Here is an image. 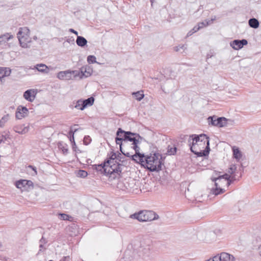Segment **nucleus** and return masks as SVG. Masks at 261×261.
Here are the masks:
<instances>
[{"mask_svg": "<svg viewBox=\"0 0 261 261\" xmlns=\"http://www.w3.org/2000/svg\"><path fill=\"white\" fill-rule=\"evenodd\" d=\"M132 159L144 168L151 172L161 171L164 163V160L159 153H150L145 155L139 152L134 154Z\"/></svg>", "mask_w": 261, "mask_h": 261, "instance_id": "obj_1", "label": "nucleus"}, {"mask_svg": "<svg viewBox=\"0 0 261 261\" xmlns=\"http://www.w3.org/2000/svg\"><path fill=\"white\" fill-rule=\"evenodd\" d=\"M123 155L118 151H111L109 154L107 160L105 162V173L110 178L115 179L120 177L122 169L118 162L124 163Z\"/></svg>", "mask_w": 261, "mask_h": 261, "instance_id": "obj_2", "label": "nucleus"}, {"mask_svg": "<svg viewBox=\"0 0 261 261\" xmlns=\"http://www.w3.org/2000/svg\"><path fill=\"white\" fill-rule=\"evenodd\" d=\"M124 136V139L122 143V138H116V143L120 145V149L122 153L124 155L132 157L134 155V151L135 154H138L140 150L138 146L140 142L138 137L129 132H125Z\"/></svg>", "mask_w": 261, "mask_h": 261, "instance_id": "obj_3", "label": "nucleus"}, {"mask_svg": "<svg viewBox=\"0 0 261 261\" xmlns=\"http://www.w3.org/2000/svg\"><path fill=\"white\" fill-rule=\"evenodd\" d=\"M189 142L191 151L198 156H206L209 153V140L205 135H192Z\"/></svg>", "mask_w": 261, "mask_h": 261, "instance_id": "obj_4", "label": "nucleus"}, {"mask_svg": "<svg viewBox=\"0 0 261 261\" xmlns=\"http://www.w3.org/2000/svg\"><path fill=\"white\" fill-rule=\"evenodd\" d=\"M19 44L23 48L30 47L35 38L32 36L30 30L27 27L20 28L17 34Z\"/></svg>", "mask_w": 261, "mask_h": 261, "instance_id": "obj_5", "label": "nucleus"}, {"mask_svg": "<svg viewBox=\"0 0 261 261\" xmlns=\"http://www.w3.org/2000/svg\"><path fill=\"white\" fill-rule=\"evenodd\" d=\"M230 175L225 174L220 176L216 179L215 186L216 189L214 191L215 195H218L224 193L225 191V188H228L230 185Z\"/></svg>", "mask_w": 261, "mask_h": 261, "instance_id": "obj_6", "label": "nucleus"}, {"mask_svg": "<svg viewBox=\"0 0 261 261\" xmlns=\"http://www.w3.org/2000/svg\"><path fill=\"white\" fill-rule=\"evenodd\" d=\"M129 217L141 222L151 221L159 218L156 213H134Z\"/></svg>", "mask_w": 261, "mask_h": 261, "instance_id": "obj_7", "label": "nucleus"}, {"mask_svg": "<svg viewBox=\"0 0 261 261\" xmlns=\"http://www.w3.org/2000/svg\"><path fill=\"white\" fill-rule=\"evenodd\" d=\"M15 186L22 191H28L33 187V183L31 180L20 179L15 182Z\"/></svg>", "mask_w": 261, "mask_h": 261, "instance_id": "obj_8", "label": "nucleus"}, {"mask_svg": "<svg viewBox=\"0 0 261 261\" xmlns=\"http://www.w3.org/2000/svg\"><path fill=\"white\" fill-rule=\"evenodd\" d=\"M182 217L187 222H196L202 218L199 213H183Z\"/></svg>", "mask_w": 261, "mask_h": 261, "instance_id": "obj_9", "label": "nucleus"}, {"mask_svg": "<svg viewBox=\"0 0 261 261\" xmlns=\"http://www.w3.org/2000/svg\"><path fill=\"white\" fill-rule=\"evenodd\" d=\"M208 119V120H211L212 125L219 127H223L227 124V119L224 117L214 119V117H210Z\"/></svg>", "mask_w": 261, "mask_h": 261, "instance_id": "obj_10", "label": "nucleus"}, {"mask_svg": "<svg viewBox=\"0 0 261 261\" xmlns=\"http://www.w3.org/2000/svg\"><path fill=\"white\" fill-rule=\"evenodd\" d=\"M73 71H60L57 74V77L60 80H70L72 79V75L74 74Z\"/></svg>", "mask_w": 261, "mask_h": 261, "instance_id": "obj_11", "label": "nucleus"}, {"mask_svg": "<svg viewBox=\"0 0 261 261\" xmlns=\"http://www.w3.org/2000/svg\"><path fill=\"white\" fill-rule=\"evenodd\" d=\"M28 113V109L26 107L19 106L17 107L16 111V117L18 119H21L26 116Z\"/></svg>", "mask_w": 261, "mask_h": 261, "instance_id": "obj_12", "label": "nucleus"}, {"mask_svg": "<svg viewBox=\"0 0 261 261\" xmlns=\"http://www.w3.org/2000/svg\"><path fill=\"white\" fill-rule=\"evenodd\" d=\"M36 93V90L34 89L28 90L24 93L23 97L26 100L32 102L34 100Z\"/></svg>", "mask_w": 261, "mask_h": 261, "instance_id": "obj_13", "label": "nucleus"}, {"mask_svg": "<svg viewBox=\"0 0 261 261\" xmlns=\"http://www.w3.org/2000/svg\"><path fill=\"white\" fill-rule=\"evenodd\" d=\"M218 261H234L235 258L232 255L226 252H222L218 254Z\"/></svg>", "mask_w": 261, "mask_h": 261, "instance_id": "obj_14", "label": "nucleus"}, {"mask_svg": "<svg viewBox=\"0 0 261 261\" xmlns=\"http://www.w3.org/2000/svg\"><path fill=\"white\" fill-rule=\"evenodd\" d=\"M247 44V41L246 40L243 39L242 40H234L232 43L231 44V46L232 48L235 49H239L243 47L244 45H246Z\"/></svg>", "mask_w": 261, "mask_h": 261, "instance_id": "obj_15", "label": "nucleus"}, {"mask_svg": "<svg viewBox=\"0 0 261 261\" xmlns=\"http://www.w3.org/2000/svg\"><path fill=\"white\" fill-rule=\"evenodd\" d=\"M11 73V70L8 67H0V79L2 82L3 78L8 76Z\"/></svg>", "mask_w": 261, "mask_h": 261, "instance_id": "obj_16", "label": "nucleus"}, {"mask_svg": "<svg viewBox=\"0 0 261 261\" xmlns=\"http://www.w3.org/2000/svg\"><path fill=\"white\" fill-rule=\"evenodd\" d=\"M93 71L92 68L89 66H85L81 68L82 75L85 77L91 75Z\"/></svg>", "mask_w": 261, "mask_h": 261, "instance_id": "obj_17", "label": "nucleus"}, {"mask_svg": "<svg viewBox=\"0 0 261 261\" xmlns=\"http://www.w3.org/2000/svg\"><path fill=\"white\" fill-rule=\"evenodd\" d=\"M35 68L38 71L42 73H47L48 72L49 70L48 67L44 64H37L35 66Z\"/></svg>", "mask_w": 261, "mask_h": 261, "instance_id": "obj_18", "label": "nucleus"}, {"mask_svg": "<svg viewBox=\"0 0 261 261\" xmlns=\"http://www.w3.org/2000/svg\"><path fill=\"white\" fill-rule=\"evenodd\" d=\"M59 218L64 220H68L69 221H73L74 218L71 216L67 215L66 213H59Z\"/></svg>", "mask_w": 261, "mask_h": 261, "instance_id": "obj_19", "label": "nucleus"}, {"mask_svg": "<svg viewBox=\"0 0 261 261\" xmlns=\"http://www.w3.org/2000/svg\"><path fill=\"white\" fill-rule=\"evenodd\" d=\"M139 253V255L141 256L143 259H146L149 256V250L148 248L142 249Z\"/></svg>", "mask_w": 261, "mask_h": 261, "instance_id": "obj_20", "label": "nucleus"}, {"mask_svg": "<svg viewBox=\"0 0 261 261\" xmlns=\"http://www.w3.org/2000/svg\"><path fill=\"white\" fill-rule=\"evenodd\" d=\"M209 24V21L205 20V21L200 22L197 26H195L193 28V30L195 32L198 31L200 29L207 26Z\"/></svg>", "mask_w": 261, "mask_h": 261, "instance_id": "obj_21", "label": "nucleus"}, {"mask_svg": "<svg viewBox=\"0 0 261 261\" xmlns=\"http://www.w3.org/2000/svg\"><path fill=\"white\" fill-rule=\"evenodd\" d=\"M76 44L80 46H84L87 43V40L81 36H77L76 40Z\"/></svg>", "mask_w": 261, "mask_h": 261, "instance_id": "obj_22", "label": "nucleus"}, {"mask_svg": "<svg viewBox=\"0 0 261 261\" xmlns=\"http://www.w3.org/2000/svg\"><path fill=\"white\" fill-rule=\"evenodd\" d=\"M83 102L84 106L83 107H85V108H86L93 105L94 102V98L93 97H90L88 99L83 100Z\"/></svg>", "mask_w": 261, "mask_h": 261, "instance_id": "obj_23", "label": "nucleus"}, {"mask_svg": "<svg viewBox=\"0 0 261 261\" xmlns=\"http://www.w3.org/2000/svg\"><path fill=\"white\" fill-rule=\"evenodd\" d=\"M249 25L253 28H257L259 26V22L255 18H251L249 20Z\"/></svg>", "mask_w": 261, "mask_h": 261, "instance_id": "obj_24", "label": "nucleus"}, {"mask_svg": "<svg viewBox=\"0 0 261 261\" xmlns=\"http://www.w3.org/2000/svg\"><path fill=\"white\" fill-rule=\"evenodd\" d=\"M133 95L134 96L135 99L139 101L142 99L144 96L143 91L134 92L133 93Z\"/></svg>", "mask_w": 261, "mask_h": 261, "instance_id": "obj_25", "label": "nucleus"}, {"mask_svg": "<svg viewBox=\"0 0 261 261\" xmlns=\"http://www.w3.org/2000/svg\"><path fill=\"white\" fill-rule=\"evenodd\" d=\"M233 154L236 159H239L241 158L242 154L238 148L233 147Z\"/></svg>", "mask_w": 261, "mask_h": 261, "instance_id": "obj_26", "label": "nucleus"}, {"mask_svg": "<svg viewBox=\"0 0 261 261\" xmlns=\"http://www.w3.org/2000/svg\"><path fill=\"white\" fill-rule=\"evenodd\" d=\"M76 175L78 177L85 178L87 176L88 173L83 170H79L76 172Z\"/></svg>", "mask_w": 261, "mask_h": 261, "instance_id": "obj_27", "label": "nucleus"}, {"mask_svg": "<svg viewBox=\"0 0 261 261\" xmlns=\"http://www.w3.org/2000/svg\"><path fill=\"white\" fill-rule=\"evenodd\" d=\"M83 103V100H78L76 102L74 107L78 110H83L84 109H85V107H83L84 106Z\"/></svg>", "mask_w": 261, "mask_h": 261, "instance_id": "obj_28", "label": "nucleus"}, {"mask_svg": "<svg viewBox=\"0 0 261 261\" xmlns=\"http://www.w3.org/2000/svg\"><path fill=\"white\" fill-rule=\"evenodd\" d=\"M92 168L97 171L102 172L103 170L105 172V163L102 165H94L92 166Z\"/></svg>", "mask_w": 261, "mask_h": 261, "instance_id": "obj_29", "label": "nucleus"}, {"mask_svg": "<svg viewBox=\"0 0 261 261\" xmlns=\"http://www.w3.org/2000/svg\"><path fill=\"white\" fill-rule=\"evenodd\" d=\"M126 132L122 130L121 128H119L117 132V138H122V143H123V140L124 139V135L125 134Z\"/></svg>", "mask_w": 261, "mask_h": 261, "instance_id": "obj_30", "label": "nucleus"}, {"mask_svg": "<svg viewBox=\"0 0 261 261\" xmlns=\"http://www.w3.org/2000/svg\"><path fill=\"white\" fill-rule=\"evenodd\" d=\"M176 152V148L174 146L169 147L167 150V154L168 155H174Z\"/></svg>", "mask_w": 261, "mask_h": 261, "instance_id": "obj_31", "label": "nucleus"}, {"mask_svg": "<svg viewBox=\"0 0 261 261\" xmlns=\"http://www.w3.org/2000/svg\"><path fill=\"white\" fill-rule=\"evenodd\" d=\"M87 61L89 63H94L96 62V58L94 56H89L87 58Z\"/></svg>", "mask_w": 261, "mask_h": 261, "instance_id": "obj_32", "label": "nucleus"}, {"mask_svg": "<svg viewBox=\"0 0 261 261\" xmlns=\"http://www.w3.org/2000/svg\"><path fill=\"white\" fill-rule=\"evenodd\" d=\"M9 115H7L5 117H3L1 120L0 121V124L7 121L9 118Z\"/></svg>", "mask_w": 261, "mask_h": 261, "instance_id": "obj_33", "label": "nucleus"}, {"mask_svg": "<svg viewBox=\"0 0 261 261\" xmlns=\"http://www.w3.org/2000/svg\"><path fill=\"white\" fill-rule=\"evenodd\" d=\"M218 255H216L214 257H213V258H211L205 261H218Z\"/></svg>", "mask_w": 261, "mask_h": 261, "instance_id": "obj_34", "label": "nucleus"}, {"mask_svg": "<svg viewBox=\"0 0 261 261\" xmlns=\"http://www.w3.org/2000/svg\"><path fill=\"white\" fill-rule=\"evenodd\" d=\"M28 168H31L32 169V170L34 171V173L35 175H37V170H36V169L35 167H33L31 165H30L28 166Z\"/></svg>", "mask_w": 261, "mask_h": 261, "instance_id": "obj_35", "label": "nucleus"}, {"mask_svg": "<svg viewBox=\"0 0 261 261\" xmlns=\"http://www.w3.org/2000/svg\"><path fill=\"white\" fill-rule=\"evenodd\" d=\"M69 31H70V32H72V33H74V34H75L76 35H78V33H77L76 31L74 30H73V29H70L69 30Z\"/></svg>", "mask_w": 261, "mask_h": 261, "instance_id": "obj_36", "label": "nucleus"}, {"mask_svg": "<svg viewBox=\"0 0 261 261\" xmlns=\"http://www.w3.org/2000/svg\"><path fill=\"white\" fill-rule=\"evenodd\" d=\"M69 135L70 136H72V138H73V139H74V138H73V135H74V133L73 132V131L72 130H71L69 133Z\"/></svg>", "mask_w": 261, "mask_h": 261, "instance_id": "obj_37", "label": "nucleus"}, {"mask_svg": "<svg viewBox=\"0 0 261 261\" xmlns=\"http://www.w3.org/2000/svg\"><path fill=\"white\" fill-rule=\"evenodd\" d=\"M258 249L259 250V253L260 255L261 256V245L259 247Z\"/></svg>", "mask_w": 261, "mask_h": 261, "instance_id": "obj_38", "label": "nucleus"}, {"mask_svg": "<svg viewBox=\"0 0 261 261\" xmlns=\"http://www.w3.org/2000/svg\"><path fill=\"white\" fill-rule=\"evenodd\" d=\"M73 145H74V146L73 147V148L74 149V148H76V146L75 145V143L74 142V144Z\"/></svg>", "mask_w": 261, "mask_h": 261, "instance_id": "obj_39", "label": "nucleus"}, {"mask_svg": "<svg viewBox=\"0 0 261 261\" xmlns=\"http://www.w3.org/2000/svg\"><path fill=\"white\" fill-rule=\"evenodd\" d=\"M40 248H42V247H43V245H42V244H40Z\"/></svg>", "mask_w": 261, "mask_h": 261, "instance_id": "obj_40", "label": "nucleus"}, {"mask_svg": "<svg viewBox=\"0 0 261 261\" xmlns=\"http://www.w3.org/2000/svg\"><path fill=\"white\" fill-rule=\"evenodd\" d=\"M139 212L142 213V212H143V211H141Z\"/></svg>", "mask_w": 261, "mask_h": 261, "instance_id": "obj_41", "label": "nucleus"}, {"mask_svg": "<svg viewBox=\"0 0 261 261\" xmlns=\"http://www.w3.org/2000/svg\"><path fill=\"white\" fill-rule=\"evenodd\" d=\"M2 247V244L0 243V248Z\"/></svg>", "mask_w": 261, "mask_h": 261, "instance_id": "obj_42", "label": "nucleus"}, {"mask_svg": "<svg viewBox=\"0 0 261 261\" xmlns=\"http://www.w3.org/2000/svg\"><path fill=\"white\" fill-rule=\"evenodd\" d=\"M49 261H54V260H49Z\"/></svg>", "mask_w": 261, "mask_h": 261, "instance_id": "obj_43", "label": "nucleus"}]
</instances>
